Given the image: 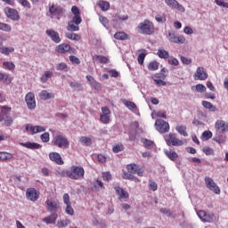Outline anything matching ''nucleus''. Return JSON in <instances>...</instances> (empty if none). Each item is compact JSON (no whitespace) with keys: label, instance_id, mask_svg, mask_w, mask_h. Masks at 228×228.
Segmentation results:
<instances>
[{"label":"nucleus","instance_id":"nucleus-1","mask_svg":"<svg viewBox=\"0 0 228 228\" xmlns=\"http://www.w3.org/2000/svg\"><path fill=\"white\" fill-rule=\"evenodd\" d=\"M67 177L77 181V179H83L85 177V168L78 166H72L70 170L66 171Z\"/></svg>","mask_w":228,"mask_h":228},{"label":"nucleus","instance_id":"nucleus-2","mask_svg":"<svg viewBox=\"0 0 228 228\" xmlns=\"http://www.w3.org/2000/svg\"><path fill=\"white\" fill-rule=\"evenodd\" d=\"M48 12L50 13V19H54V17H56L57 20H60L61 17H65L66 11L63 7L52 4Z\"/></svg>","mask_w":228,"mask_h":228},{"label":"nucleus","instance_id":"nucleus-3","mask_svg":"<svg viewBox=\"0 0 228 228\" xmlns=\"http://www.w3.org/2000/svg\"><path fill=\"white\" fill-rule=\"evenodd\" d=\"M137 28L142 35H152L154 33V24L148 20L139 23Z\"/></svg>","mask_w":228,"mask_h":228},{"label":"nucleus","instance_id":"nucleus-4","mask_svg":"<svg viewBox=\"0 0 228 228\" xmlns=\"http://www.w3.org/2000/svg\"><path fill=\"white\" fill-rule=\"evenodd\" d=\"M53 143L55 147H59V149H69L70 145L69 139H67L63 134L55 135L53 140Z\"/></svg>","mask_w":228,"mask_h":228},{"label":"nucleus","instance_id":"nucleus-5","mask_svg":"<svg viewBox=\"0 0 228 228\" xmlns=\"http://www.w3.org/2000/svg\"><path fill=\"white\" fill-rule=\"evenodd\" d=\"M165 142L168 147L173 145V147H181L183 144V141L177 138V134H167L165 135Z\"/></svg>","mask_w":228,"mask_h":228},{"label":"nucleus","instance_id":"nucleus-6","mask_svg":"<svg viewBox=\"0 0 228 228\" xmlns=\"http://www.w3.org/2000/svg\"><path fill=\"white\" fill-rule=\"evenodd\" d=\"M197 215L199 218L201 220V222H207L208 224H211L212 222L216 221V216L213 213L207 214L206 211L200 210L197 212Z\"/></svg>","mask_w":228,"mask_h":228},{"label":"nucleus","instance_id":"nucleus-7","mask_svg":"<svg viewBox=\"0 0 228 228\" xmlns=\"http://www.w3.org/2000/svg\"><path fill=\"white\" fill-rule=\"evenodd\" d=\"M205 184L207 188L210 190V191H213L216 195H220V192H221L220 187L216 185V183H215V180H213L211 177L209 176L205 177Z\"/></svg>","mask_w":228,"mask_h":228},{"label":"nucleus","instance_id":"nucleus-8","mask_svg":"<svg viewBox=\"0 0 228 228\" xmlns=\"http://www.w3.org/2000/svg\"><path fill=\"white\" fill-rule=\"evenodd\" d=\"M83 22L81 17H73L72 20L68 22V31H79V25Z\"/></svg>","mask_w":228,"mask_h":228},{"label":"nucleus","instance_id":"nucleus-9","mask_svg":"<svg viewBox=\"0 0 228 228\" xmlns=\"http://www.w3.org/2000/svg\"><path fill=\"white\" fill-rule=\"evenodd\" d=\"M156 129L159 133H168L170 131V125L163 119H157L155 122Z\"/></svg>","mask_w":228,"mask_h":228},{"label":"nucleus","instance_id":"nucleus-10","mask_svg":"<svg viewBox=\"0 0 228 228\" xmlns=\"http://www.w3.org/2000/svg\"><path fill=\"white\" fill-rule=\"evenodd\" d=\"M45 204L49 213H58V210L61 209L60 201L58 200H46Z\"/></svg>","mask_w":228,"mask_h":228},{"label":"nucleus","instance_id":"nucleus-11","mask_svg":"<svg viewBox=\"0 0 228 228\" xmlns=\"http://www.w3.org/2000/svg\"><path fill=\"white\" fill-rule=\"evenodd\" d=\"M26 198L31 202H37V200L40 199V192H38L35 188H28L26 191Z\"/></svg>","mask_w":228,"mask_h":228},{"label":"nucleus","instance_id":"nucleus-12","mask_svg":"<svg viewBox=\"0 0 228 228\" xmlns=\"http://www.w3.org/2000/svg\"><path fill=\"white\" fill-rule=\"evenodd\" d=\"M126 174H137L139 177H143V170H142V167L136 164H128L126 166Z\"/></svg>","mask_w":228,"mask_h":228},{"label":"nucleus","instance_id":"nucleus-13","mask_svg":"<svg viewBox=\"0 0 228 228\" xmlns=\"http://www.w3.org/2000/svg\"><path fill=\"white\" fill-rule=\"evenodd\" d=\"M165 3L169 6V8H172V10H178L181 13H184V12H186L184 6L179 4L176 0H165Z\"/></svg>","mask_w":228,"mask_h":228},{"label":"nucleus","instance_id":"nucleus-14","mask_svg":"<svg viewBox=\"0 0 228 228\" xmlns=\"http://www.w3.org/2000/svg\"><path fill=\"white\" fill-rule=\"evenodd\" d=\"M215 127L217 133H221L222 134H224V133H228V122L224 120H216L215 123Z\"/></svg>","mask_w":228,"mask_h":228},{"label":"nucleus","instance_id":"nucleus-15","mask_svg":"<svg viewBox=\"0 0 228 228\" xmlns=\"http://www.w3.org/2000/svg\"><path fill=\"white\" fill-rule=\"evenodd\" d=\"M168 40L172 44H184L186 37L184 36H177L175 32H168Z\"/></svg>","mask_w":228,"mask_h":228},{"label":"nucleus","instance_id":"nucleus-16","mask_svg":"<svg viewBox=\"0 0 228 228\" xmlns=\"http://www.w3.org/2000/svg\"><path fill=\"white\" fill-rule=\"evenodd\" d=\"M193 77L195 81H206L208 79V73L204 70V68L198 67Z\"/></svg>","mask_w":228,"mask_h":228},{"label":"nucleus","instance_id":"nucleus-17","mask_svg":"<svg viewBox=\"0 0 228 228\" xmlns=\"http://www.w3.org/2000/svg\"><path fill=\"white\" fill-rule=\"evenodd\" d=\"M4 13L8 19H11V20H20L19 12H17V10H15V9L6 7L4 9Z\"/></svg>","mask_w":228,"mask_h":228},{"label":"nucleus","instance_id":"nucleus-18","mask_svg":"<svg viewBox=\"0 0 228 228\" xmlns=\"http://www.w3.org/2000/svg\"><path fill=\"white\" fill-rule=\"evenodd\" d=\"M25 101L28 110H35L37 108V102L35 101V94L29 92L25 96Z\"/></svg>","mask_w":228,"mask_h":228},{"label":"nucleus","instance_id":"nucleus-19","mask_svg":"<svg viewBox=\"0 0 228 228\" xmlns=\"http://www.w3.org/2000/svg\"><path fill=\"white\" fill-rule=\"evenodd\" d=\"M45 34L49 38H51L52 42L54 44H60L61 42V38L60 37V34L56 32L54 29H46Z\"/></svg>","mask_w":228,"mask_h":228},{"label":"nucleus","instance_id":"nucleus-20","mask_svg":"<svg viewBox=\"0 0 228 228\" xmlns=\"http://www.w3.org/2000/svg\"><path fill=\"white\" fill-rule=\"evenodd\" d=\"M49 158L51 161H53V163H56L57 165H63V159H61V155L58 152H51L49 154Z\"/></svg>","mask_w":228,"mask_h":228},{"label":"nucleus","instance_id":"nucleus-21","mask_svg":"<svg viewBox=\"0 0 228 228\" xmlns=\"http://www.w3.org/2000/svg\"><path fill=\"white\" fill-rule=\"evenodd\" d=\"M55 51L60 54H65V53H69V51H70V45L61 44L58 46H56Z\"/></svg>","mask_w":228,"mask_h":228},{"label":"nucleus","instance_id":"nucleus-22","mask_svg":"<svg viewBox=\"0 0 228 228\" xmlns=\"http://www.w3.org/2000/svg\"><path fill=\"white\" fill-rule=\"evenodd\" d=\"M117 195H118L119 199H129V192L124 190L122 187L117 186L114 188Z\"/></svg>","mask_w":228,"mask_h":228},{"label":"nucleus","instance_id":"nucleus-23","mask_svg":"<svg viewBox=\"0 0 228 228\" xmlns=\"http://www.w3.org/2000/svg\"><path fill=\"white\" fill-rule=\"evenodd\" d=\"M164 153L167 156V158H168V159H170L171 161H176L177 158H179V154H177V152L170 150H164Z\"/></svg>","mask_w":228,"mask_h":228},{"label":"nucleus","instance_id":"nucleus-24","mask_svg":"<svg viewBox=\"0 0 228 228\" xmlns=\"http://www.w3.org/2000/svg\"><path fill=\"white\" fill-rule=\"evenodd\" d=\"M162 79H165V75L163 73H158L155 75L154 82L157 86H165V85H167V82Z\"/></svg>","mask_w":228,"mask_h":228},{"label":"nucleus","instance_id":"nucleus-25","mask_svg":"<svg viewBox=\"0 0 228 228\" xmlns=\"http://www.w3.org/2000/svg\"><path fill=\"white\" fill-rule=\"evenodd\" d=\"M86 79L89 82V84L91 85V86H93V88H94L95 90H101V88H102L101 83L97 82L95 80V78H94V77L87 75Z\"/></svg>","mask_w":228,"mask_h":228},{"label":"nucleus","instance_id":"nucleus-26","mask_svg":"<svg viewBox=\"0 0 228 228\" xmlns=\"http://www.w3.org/2000/svg\"><path fill=\"white\" fill-rule=\"evenodd\" d=\"M39 99L41 101H47L49 99H54V94L47 92V90H43L39 94Z\"/></svg>","mask_w":228,"mask_h":228},{"label":"nucleus","instance_id":"nucleus-27","mask_svg":"<svg viewBox=\"0 0 228 228\" xmlns=\"http://www.w3.org/2000/svg\"><path fill=\"white\" fill-rule=\"evenodd\" d=\"M21 147H25L26 149H30L32 151H35V149H41V145L37 142H20Z\"/></svg>","mask_w":228,"mask_h":228},{"label":"nucleus","instance_id":"nucleus-28","mask_svg":"<svg viewBox=\"0 0 228 228\" xmlns=\"http://www.w3.org/2000/svg\"><path fill=\"white\" fill-rule=\"evenodd\" d=\"M56 220H58V214L52 213L50 216L45 217L43 222H45V224H56Z\"/></svg>","mask_w":228,"mask_h":228},{"label":"nucleus","instance_id":"nucleus-29","mask_svg":"<svg viewBox=\"0 0 228 228\" xmlns=\"http://www.w3.org/2000/svg\"><path fill=\"white\" fill-rule=\"evenodd\" d=\"M157 55L162 60H168V58H170V53H168V51L161 47L158 49Z\"/></svg>","mask_w":228,"mask_h":228},{"label":"nucleus","instance_id":"nucleus-30","mask_svg":"<svg viewBox=\"0 0 228 228\" xmlns=\"http://www.w3.org/2000/svg\"><path fill=\"white\" fill-rule=\"evenodd\" d=\"M13 154L8 151H0V161H8V159H12Z\"/></svg>","mask_w":228,"mask_h":228},{"label":"nucleus","instance_id":"nucleus-31","mask_svg":"<svg viewBox=\"0 0 228 228\" xmlns=\"http://www.w3.org/2000/svg\"><path fill=\"white\" fill-rule=\"evenodd\" d=\"M122 177L123 179H128V181H135V183H140V179L135 177L133 174H129L126 171L123 172Z\"/></svg>","mask_w":228,"mask_h":228},{"label":"nucleus","instance_id":"nucleus-32","mask_svg":"<svg viewBox=\"0 0 228 228\" xmlns=\"http://www.w3.org/2000/svg\"><path fill=\"white\" fill-rule=\"evenodd\" d=\"M201 104L203 108H206V110H208L209 111H216V107L208 101H203Z\"/></svg>","mask_w":228,"mask_h":228},{"label":"nucleus","instance_id":"nucleus-33","mask_svg":"<svg viewBox=\"0 0 228 228\" xmlns=\"http://www.w3.org/2000/svg\"><path fill=\"white\" fill-rule=\"evenodd\" d=\"M14 51L15 48L13 47L0 46V53L5 54V56H8L10 53H13Z\"/></svg>","mask_w":228,"mask_h":228},{"label":"nucleus","instance_id":"nucleus-34","mask_svg":"<svg viewBox=\"0 0 228 228\" xmlns=\"http://www.w3.org/2000/svg\"><path fill=\"white\" fill-rule=\"evenodd\" d=\"M53 77L52 71H45L44 75L40 77L41 83H47L49 78Z\"/></svg>","mask_w":228,"mask_h":228},{"label":"nucleus","instance_id":"nucleus-35","mask_svg":"<svg viewBox=\"0 0 228 228\" xmlns=\"http://www.w3.org/2000/svg\"><path fill=\"white\" fill-rule=\"evenodd\" d=\"M116 40H127L128 36L126 32H116L114 35Z\"/></svg>","mask_w":228,"mask_h":228},{"label":"nucleus","instance_id":"nucleus-36","mask_svg":"<svg viewBox=\"0 0 228 228\" xmlns=\"http://www.w3.org/2000/svg\"><path fill=\"white\" fill-rule=\"evenodd\" d=\"M79 142L86 145V147H90V145H92V138L90 137L82 136L80 137Z\"/></svg>","mask_w":228,"mask_h":228},{"label":"nucleus","instance_id":"nucleus-37","mask_svg":"<svg viewBox=\"0 0 228 228\" xmlns=\"http://www.w3.org/2000/svg\"><path fill=\"white\" fill-rule=\"evenodd\" d=\"M66 37L69 38V40H76L77 42L81 40V36L70 32L66 33Z\"/></svg>","mask_w":228,"mask_h":228},{"label":"nucleus","instance_id":"nucleus-38","mask_svg":"<svg viewBox=\"0 0 228 228\" xmlns=\"http://www.w3.org/2000/svg\"><path fill=\"white\" fill-rule=\"evenodd\" d=\"M175 129L177 133H179V134H182V136H188V132H186L185 126H183V125L177 126Z\"/></svg>","mask_w":228,"mask_h":228},{"label":"nucleus","instance_id":"nucleus-39","mask_svg":"<svg viewBox=\"0 0 228 228\" xmlns=\"http://www.w3.org/2000/svg\"><path fill=\"white\" fill-rule=\"evenodd\" d=\"M3 67L6 70H15V64L12 61H4L3 62Z\"/></svg>","mask_w":228,"mask_h":228},{"label":"nucleus","instance_id":"nucleus-40","mask_svg":"<svg viewBox=\"0 0 228 228\" xmlns=\"http://www.w3.org/2000/svg\"><path fill=\"white\" fill-rule=\"evenodd\" d=\"M141 142L142 143H143V146L145 147V149H151L154 146V142L149 139L142 138Z\"/></svg>","mask_w":228,"mask_h":228},{"label":"nucleus","instance_id":"nucleus-41","mask_svg":"<svg viewBox=\"0 0 228 228\" xmlns=\"http://www.w3.org/2000/svg\"><path fill=\"white\" fill-rule=\"evenodd\" d=\"M102 12H108L110 10V4L107 1H100L98 4Z\"/></svg>","mask_w":228,"mask_h":228},{"label":"nucleus","instance_id":"nucleus-42","mask_svg":"<svg viewBox=\"0 0 228 228\" xmlns=\"http://www.w3.org/2000/svg\"><path fill=\"white\" fill-rule=\"evenodd\" d=\"M145 53H146L145 50H142V53H139V55L137 57V61H138L139 65H143V61H145V56H147V54Z\"/></svg>","mask_w":228,"mask_h":228},{"label":"nucleus","instance_id":"nucleus-43","mask_svg":"<svg viewBox=\"0 0 228 228\" xmlns=\"http://www.w3.org/2000/svg\"><path fill=\"white\" fill-rule=\"evenodd\" d=\"M70 220L69 219H63L57 222V227L58 228H63L67 227V225H69Z\"/></svg>","mask_w":228,"mask_h":228},{"label":"nucleus","instance_id":"nucleus-44","mask_svg":"<svg viewBox=\"0 0 228 228\" xmlns=\"http://www.w3.org/2000/svg\"><path fill=\"white\" fill-rule=\"evenodd\" d=\"M159 69V62L153 61L149 63L148 69L149 70H158Z\"/></svg>","mask_w":228,"mask_h":228},{"label":"nucleus","instance_id":"nucleus-45","mask_svg":"<svg viewBox=\"0 0 228 228\" xmlns=\"http://www.w3.org/2000/svg\"><path fill=\"white\" fill-rule=\"evenodd\" d=\"M214 142H216V143L222 145V143H225V142H227V137L224 135H218L214 138Z\"/></svg>","mask_w":228,"mask_h":228},{"label":"nucleus","instance_id":"nucleus-46","mask_svg":"<svg viewBox=\"0 0 228 228\" xmlns=\"http://www.w3.org/2000/svg\"><path fill=\"white\" fill-rule=\"evenodd\" d=\"M12 113V107L8 106H2L1 108V114L4 115V117H8Z\"/></svg>","mask_w":228,"mask_h":228},{"label":"nucleus","instance_id":"nucleus-47","mask_svg":"<svg viewBox=\"0 0 228 228\" xmlns=\"http://www.w3.org/2000/svg\"><path fill=\"white\" fill-rule=\"evenodd\" d=\"M196 92H199V94H206L207 88L206 86L202 84H197L195 86Z\"/></svg>","mask_w":228,"mask_h":228},{"label":"nucleus","instance_id":"nucleus-48","mask_svg":"<svg viewBox=\"0 0 228 228\" xmlns=\"http://www.w3.org/2000/svg\"><path fill=\"white\" fill-rule=\"evenodd\" d=\"M215 3L217 6H221V8H228V0H215Z\"/></svg>","mask_w":228,"mask_h":228},{"label":"nucleus","instance_id":"nucleus-49","mask_svg":"<svg viewBox=\"0 0 228 228\" xmlns=\"http://www.w3.org/2000/svg\"><path fill=\"white\" fill-rule=\"evenodd\" d=\"M0 29H1V31H5V32L9 33L10 31H12V26H10L6 23L0 22Z\"/></svg>","mask_w":228,"mask_h":228},{"label":"nucleus","instance_id":"nucleus-50","mask_svg":"<svg viewBox=\"0 0 228 228\" xmlns=\"http://www.w3.org/2000/svg\"><path fill=\"white\" fill-rule=\"evenodd\" d=\"M69 61L72 63V65H79L81 63V60H79V58L76 57L75 55L69 56Z\"/></svg>","mask_w":228,"mask_h":228},{"label":"nucleus","instance_id":"nucleus-51","mask_svg":"<svg viewBox=\"0 0 228 228\" xmlns=\"http://www.w3.org/2000/svg\"><path fill=\"white\" fill-rule=\"evenodd\" d=\"M17 2L19 3V4H21L23 8H28V10L29 8H31V4L28 0H17Z\"/></svg>","mask_w":228,"mask_h":228},{"label":"nucleus","instance_id":"nucleus-52","mask_svg":"<svg viewBox=\"0 0 228 228\" xmlns=\"http://www.w3.org/2000/svg\"><path fill=\"white\" fill-rule=\"evenodd\" d=\"M2 81L4 85H10L12 83V77L8 73H4V78Z\"/></svg>","mask_w":228,"mask_h":228},{"label":"nucleus","instance_id":"nucleus-53","mask_svg":"<svg viewBox=\"0 0 228 228\" xmlns=\"http://www.w3.org/2000/svg\"><path fill=\"white\" fill-rule=\"evenodd\" d=\"M12 124H13V118L11 116H6V118L4 121V125L6 127H10V126H12Z\"/></svg>","mask_w":228,"mask_h":228},{"label":"nucleus","instance_id":"nucleus-54","mask_svg":"<svg viewBox=\"0 0 228 228\" xmlns=\"http://www.w3.org/2000/svg\"><path fill=\"white\" fill-rule=\"evenodd\" d=\"M112 151L113 152H115V154H117L118 152H122V151H124V145L116 144L113 146Z\"/></svg>","mask_w":228,"mask_h":228},{"label":"nucleus","instance_id":"nucleus-55","mask_svg":"<svg viewBox=\"0 0 228 228\" xmlns=\"http://www.w3.org/2000/svg\"><path fill=\"white\" fill-rule=\"evenodd\" d=\"M100 120L102 124H110V116L101 114L100 115Z\"/></svg>","mask_w":228,"mask_h":228},{"label":"nucleus","instance_id":"nucleus-56","mask_svg":"<svg viewBox=\"0 0 228 228\" xmlns=\"http://www.w3.org/2000/svg\"><path fill=\"white\" fill-rule=\"evenodd\" d=\"M65 212L67 215H69L70 216H73L74 215V208H72V203L69 205H66Z\"/></svg>","mask_w":228,"mask_h":228},{"label":"nucleus","instance_id":"nucleus-57","mask_svg":"<svg viewBox=\"0 0 228 228\" xmlns=\"http://www.w3.org/2000/svg\"><path fill=\"white\" fill-rule=\"evenodd\" d=\"M202 138L203 140H209L213 138V133L211 131H205L202 133Z\"/></svg>","mask_w":228,"mask_h":228},{"label":"nucleus","instance_id":"nucleus-58","mask_svg":"<svg viewBox=\"0 0 228 228\" xmlns=\"http://www.w3.org/2000/svg\"><path fill=\"white\" fill-rule=\"evenodd\" d=\"M95 58L96 60H99L100 63H108L110 61V59L106 56L96 55Z\"/></svg>","mask_w":228,"mask_h":228},{"label":"nucleus","instance_id":"nucleus-59","mask_svg":"<svg viewBox=\"0 0 228 228\" xmlns=\"http://www.w3.org/2000/svg\"><path fill=\"white\" fill-rule=\"evenodd\" d=\"M41 140L44 143H47V142L51 140L49 133L45 132L43 134H41Z\"/></svg>","mask_w":228,"mask_h":228},{"label":"nucleus","instance_id":"nucleus-60","mask_svg":"<svg viewBox=\"0 0 228 228\" xmlns=\"http://www.w3.org/2000/svg\"><path fill=\"white\" fill-rule=\"evenodd\" d=\"M103 181H107V183H110L111 181V173L110 172H104L102 175Z\"/></svg>","mask_w":228,"mask_h":228},{"label":"nucleus","instance_id":"nucleus-61","mask_svg":"<svg viewBox=\"0 0 228 228\" xmlns=\"http://www.w3.org/2000/svg\"><path fill=\"white\" fill-rule=\"evenodd\" d=\"M203 152L207 156H211V155L215 154V151H213V149H211L208 146L203 148Z\"/></svg>","mask_w":228,"mask_h":228},{"label":"nucleus","instance_id":"nucleus-62","mask_svg":"<svg viewBox=\"0 0 228 228\" xmlns=\"http://www.w3.org/2000/svg\"><path fill=\"white\" fill-rule=\"evenodd\" d=\"M71 12L75 15L74 17H81V12H79V8H77V6H72Z\"/></svg>","mask_w":228,"mask_h":228},{"label":"nucleus","instance_id":"nucleus-63","mask_svg":"<svg viewBox=\"0 0 228 228\" xmlns=\"http://www.w3.org/2000/svg\"><path fill=\"white\" fill-rule=\"evenodd\" d=\"M180 60L183 65H191V59H188L184 56H180Z\"/></svg>","mask_w":228,"mask_h":228},{"label":"nucleus","instance_id":"nucleus-64","mask_svg":"<svg viewBox=\"0 0 228 228\" xmlns=\"http://www.w3.org/2000/svg\"><path fill=\"white\" fill-rule=\"evenodd\" d=\"M125 105L128 110H136V104L133 102H126Z\"/></svg>","mask_w":228,"mask_h":228}]
</instances>
